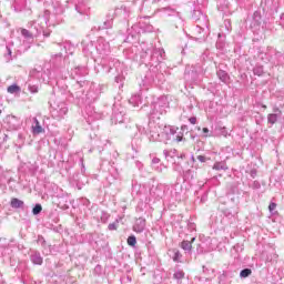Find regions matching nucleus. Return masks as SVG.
Listing matches in <instances>:
<instances>
[{"label":"nucleus","instance_id":"1","mask_svg":"<svg viewBox=\"0 0 284 284\" xmlns=\"http://www.w3.org/2000/svg\"><path fill=\"white\" fill-rule=\"evenodd\" d=\"M176 132H179V126H172V125H168L163 128L162 131V139H164L165 141H178L181 142L183 141V133H180L176 135Z\"/></svg>","mask_w":284,"mask_h":284},{"label":"nucleus","instance_id":"2","mask_svg":"<svg viewBox=\"0 0 284 284\" xmlns=\"http://www.w3.org/2000/svg\"><path fill=\"white\" fill-rule=\"evenodd\" d=\"M143 230H145V219L139 217L133 225V232L141 234Z\"/></svg>","mask_w":284,"mask_h":284},{"label":"nucleus","instance_id":"3","mask_svg":"<svg viewBox=\"0 0 284 284\" xmlns=\"http://www.w3.org/2000/svg\"><path fill=\"white\" fill-rule=\"evenodd\" d=\"M282 112L280 111L278 108L274 109V113H270L267 115V121L268 123H271V125H274V123H276V121H278V116H281Z\"/></svg>","mask_w":284,"mask_h":284},{"label":"nucleus","instance_id":"4","mask_svg":"<svg viewBox=\"0 0 284 284\" xmlns=\"http://www.w3.org/2000/svg\"><path fill=\"white\" fill-rule=\"evenodd\" d=\"M194 241H196L195 237L192 239V241H183L181 244L182 250H184L185 252H192V243H194Z\"/></svg>","mask_w":284,"mask_h":284},{"label":"nucleus","instance_id":"5","mask_svg":"<svg viewBox=\"0 0 284 284\" xmlns=\"http://www.w3.org/2000/svg\"><path fill=\"white\" fill-rule=\"evenodd\" d=\"M33 121L36 123V125L32 126L33 134H41V132H43V126H41L37 118H34Z\"/></svg>","mask_w":284,"mask_h":284},{"label":"nucleus","instance_id":"6","mask_svg":"<svg viewBox=\"0 0 284 284\" xmlns=\"http://www.w3.org/2000/svg\"><path fill=\"white\" fill-rule=\"evenodd\" d=\"M217 77L222 83H227L230 81V75L223 70L217 71Z\"/></svg>","mask_w":284,"mask_h":284},{"label":"nucleus","instance_id":"7","mask_svg":"<svg viewBox=\"0 0 284 284\" xmlns=\"http://www.w3.org/2000/svg\"><path fill=\"white\" fill-rule=\"evenodd\" d=\"M31 261L34 263V265H41L43 263V257H41V254L34 253L31 255Z\"/></svg>","mask_w":284,"mask_h":284},{"label":"nucleus","instance_id":"8","mask_svg":"<svg viewBox=\"0 0 284 284\" xmlns=\"http://www.w3.org/2000/svg\"><path fill=\"white\" fill-rule=\"evenodd\" d=\"M11 207H14L16 210H18L19 207H23V201L17 199V197H13L11 200Z\"/></svg>","mask_w":284,"mask_h":284},{"label":"nucleus","instance_id":"9","mask_svg":"<svg viewBox=\"0 0 284 284\" xmlns=\"http://www.w3.org/2000/svg\"><path fill=\"white\" fill-rule=\"evenodd\" d=\"M7 92H9V94H17V92H21V88L17 84H12L8 87Z\"/></svg>","mask_w":284,"mask_h":284},{"label":"nucleus","instance_id":"10","mask_svg":"<svg viewBox=\"0 0 284 284\" xmlns=\"http://www.w3.org/2000/svg\"><path fill=\"white\" fill-rule=\"evenodd\" d=\"M213 170H227V165H225V163L223 162H216L214 165H213Z\"/></svg>","mask_w":284,"mask_h":284},{"label":"nucleus","instance_id":"11","mask_svg":"<svg viewBox=\"0 0 284 284\" xmlns=\"http://www.w3.org/2000/svg\"><path fill=\"white\" fill-rule=\"evenodd\" d=\"M251 275H252V270L250 268H244L240 273L241 278H247V276H251Z\"/></svg>","mask_w":284,"mask_h":284},{"label":"nucleus","instance_id":"12","mask_svg":"<svg viewBox=\"0 0 284 284\" xmlns=\"http://www.w3.org/2000/svg\"><path fill=\"white\" fill-rule=\"evenodd\" d=\"M42 210H43V207L41 206V204H36V206L32 210V214L34 216H37V215L41 214Z\"/></svg>","mask_w":284,"mask_h":284},{"label":"nucleus","instance_id":"13","mask_svg":"<svg viewBox=\"0 0 284 284\" xmlns=\"http://www.w3.org/2000/svg\"><path fill=\"white\" fill-rule=\"evenodd\" d=\"M173 277L176 278V281H181V278L185 277V273L183 271H176Z\"/></svg>","mask_w":284,"mask_h":284},{"label":"nucleus","instance_id":"14","mask_svg":"<svg viewBox=\"0 0 284 284\" xmlns=\"http://www.w3.org/2000/svg\"><path fill=\"white\" fill-rule=\"evenodd\" d=\"M128 245H130L131 247H134V245H136V237L134 235L128 237Z\"/></svg>","mask_w":284,"mask_h":284},{"label":"nucleus","instance_id":"15","mask_svg":"<svg viewBox=\"0 0 284 284\" xmlns=\"http://www.w3.org/2000/svg\"><path fill=\"white\" fill-rule=\"evenodd\" d=\"M29 91L31 92V94H37V92H39V87L29 85Z\"/></svg>","mask_w":284,"mask_h":284},{"label":"nucleus","instance_id":"16","mask_svg":"<svg viewBox=\"0 0 284 284\" xmlns=\"http://www.w3.org/2000/svg\"><path fill=\"white\" fill-rule=\"evenodd\" d=\"M21 34H22V37H26L27 39L32 37V34H30V31H28L27 29H22Z\"/></svg>","mask_w":284,"mask_h":284},{"label":"nucleus","instance_id":"17","mask_svg":"<svg viewBox=\"0 0 284 284\" xmlns=\"http://www.w3.org/2000/svg\"><path fill=\"white\" fill-rule=\"evenodd\" d=\"M254 74H257V77H261V74H263V69L262 68H255L253 70Z\"/></svg>","mask_w":284,"mask_h":284},{"label":"nucleus","instance_id":"18","mask_svg":"<svg viewBox=\"0 0 284 284\" xmlns=\"http://www.w3.org/2000/svg\"><path fill=\"white\" fill-rule=\"evenodd\" d=\"M268 210H270V212H274V210H276V203L272 202V203L268 205Z\"/></svg>","mask_w":284,"mask_h":284},{"label":"nucleus","instance_id":"19","mask_svg":"<svg viewBox=\"0 0 284 284\" xmlns=\"http://www.w3.org/2000/svg\"><path fill=\"white\" fill-rule=\"evenodd\" d=\"M197 161H200V163H205L206 159L203 155H199Z\"/></svg>","mask_w":284,"mask_h":284},{"label":"nucleus","instance_id":"20","mask_svg":"<svg viewBox=\"0 0 284 284\" xmlns=\"http://www.w3.org/2000/svg\"><path fill=\"white\" fill-rule=\"evenodd\" d=\"M189 121L192 125H196V118H190Z\"/></svg>","mask_w":284,"mask_h":284},{"label":"nucleus","instance_id":"21","mask_svg":"<svg viewBox=\"0 0 284 284\" xmlns=\"http://www.w3.org/2000/svg\"><path fill=\"white\" fill-rule=\"evenodd\" d=\"M152 163H153V164L161 163V159L154 158V159L152 160Z\"/></svg>","mask_w":284,"mask_h":284},{"label":"nucleus","instance_id":"22","mask_svg":"<svg viewBox=\"0 0 284 284\" xmlns=\"http://www.w3.org/2000/svg\"><path fill=\"white\" fill-rule=\"evenodd\" d=\"M109 230H116V224H114V223L109 224Z\"/></svg>","mask_w":284,"mask_h":284},{"label":"nucleus","instance_id":"23","mask_svg":"<svg viewBox=\"0 0 284 284\" xmlns=\"http://www.w3.org/2000/svg\"><path fill=\"white\" fill-rule=\"evenodd\" d=\"M178 258H181V253L176 252L175 256L173 257V261H176Z\"/></svg>","mask_w":284,"mask_h":284},{"label":"nucleus","instance_id":"24","mask_svg":"<svg viewBox=\"0 0 284 284\" xmlns=\"http://www.w3.org/2000/svg\"><path fill=\"white\" fill-rule=\"evenodd\" d=\"M222 136H227V131H225V129H222Z\"/></svg>","mask_w":284,"mask_h":284},{"label":"nucleus","instance_id":"25","mask_svg":"<svg viewBox=\"0 0 284 284\" xmlns=\"http://www.w3.org/2000/svg\"><path fill=\"white\" fill-rule=\"evenodd\" d=\"M203 132H204V134H207L210 132V129L203 128Z\"/></svg>","mask_w":284,"mask_h":284},{"label":"nucleus","instance_id":"26","mask_svg":"<svg viewBox=\"0 0 284 284\" xmlns=\"http://www.w3.org/2000/svg\"><path fill=\"white\" fill-rule=\"evenodd\" d=\"M201 30H203V27H201V24H197V32H201Z\"/></svg>","mask_w":284,"mask_h":284},{"label":"nucleus","instance_id":"27","mask_svg":"<svg viewBox=\"0 0 284 284\" xmlns=\"http://www.w3.org/2000/svg\"><path fill=\"white\" fill-rule=\"evenodd\" d=\"M155 141H163V139H161V135L159 134L158 138H155Z\"/></svg>","mask_w":284,"mask_h":284},{"label":"nucleus","instance_id":"28","mask_svg":"<svg viewBox=\"0 0 284 284\" xmlns=\"http://www.w3.org/2000/svg\"><path fill=\"white\" fill-rule=\"evenodd\" d=\"M8 51H9V54H12V51H10V49H8Z\"/></svg>","mask_w":284,"mask_h":284},{"label":"nucleus","instance_id":"29","mask_svg":"<svg viewBox=\"0 0 284 284\" xmlns=\"http://www.w3.org/2000/svg\"><path fill=\"white\" fill-rule=\"evenodd\" d=\"M44 37H50V34L47 33V34H44Z\"/></svg>","mask_w":284,"mask_h":284},{"label":"nucleus","instance_id":"30","mask_svg":"<svg viewBox=\"0 0 284 284\" xmlns=\"http://www.w3.org/2000/svg\"><path fill=\"white\" fill-rule=\"evenodd\" d=\"M164 154H168V151H164Z\"/></svg>","mask_w":284,"mask_h":284},{"label":"nucleus","instance_id":"31","mask_svg":"<svg viewBox=\"0 0 284 284\" xmlns=\"http://www.w3.org/2000/svg\"><path fill=\"white\" fill-rule=\"evenodd\" d=\"M263 108H267L266 105H263Z\"/></svg>","mask_w":284,"mask_h":284}]
</instances>
